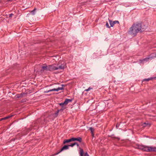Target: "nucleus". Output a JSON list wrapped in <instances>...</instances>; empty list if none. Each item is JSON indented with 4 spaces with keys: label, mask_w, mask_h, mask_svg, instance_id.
I'll use <instances>...</instances> for the list:
<instances>
[{
    "label": "nucleus",
    "mask_w": 156,
    "mask_h": 156,
    "mask_svg": "<svg viewBox=\"0 0 156 156\" xmlns=\"http://www.w3.org/2000/svg\"><path fill=\"white\" fill-rule=\"evenodd\" d=\"M138 148L144 151L148 152H156V147H149L146 146L140 145L138 146Z\"/></svg>",
    "instance_id": "nucleus-2"
},
{
    "label": "nucleus",
    "mask_w": 156,
    "mask_h": 156,
    "mask_svg": "<svg viewBox=\"0 0 156 156\" xmlns=\"http://www.w3.org/2000/svg\"><path fill=\"white\" fill-rule=\"evenodd\" d=\"M52 85V84H50V85H49V86H51V85Z\"/></svg>",
    "instance_id": "nucleus-32"
},
{
    "label": "nucleus",
    "mask_w": 156,
    "mask_h": 156,
    "mask_svg": "<svg viewBox=\"0 0 156 156\" xmlns=\"http://www.w3.org/2000/svg\"><path fill=\"white\" fill-rule=\"evenodd\" d=\"M76 144H77V143L76 142H74V143H73L71 144L70 145H69V147L70 146L71 147H73L74 145H76Z\"/></svg>",
    "instance_id": "nucleus-19"
},
{
    "label": "nucleus",
    "mask_w": 156,
    "mask_h": 156,
    "mask_svg": "<svg viewBox=\"0 0 156 156\" xmlns=\"http://www.w3.org/2000/svg\"><path fill=\"white\" fill-rule=\"evenodd\" d=\"M142 31L141 23L137 22L133 23L129 28L128 33L131 35L135 36L137 33Z\"/></svg>",
    "instance_id": "nucleus-1"
},
{
    "label": "nucleus",
    "mask_w": 156,
    "mask_h": 156,
    "mask_svg": "<svg viewBox=\"0 0 156 156\" xmlns=\"http://www.w3.org/2000/svg\"><path fill=\"white\" fill-rule=\"evenodd\" d=\"M44 120L45 122H47V121H48V120L47 119V118H45V119H44Z\"/></svg>",
    "instance_id": "nucleus-25"
},
{
    "label": "nucleus",
    "mask_w": 156,
    "mask_h": 156,
    "mask_svg": "<svg viewBox=\"0 0 156 156\" xmlns=\"http://www.w3.org/2000/svg\"><path fill=\"white\" fill-rule=\"evenodd\" d=\"M106 26L108 28H110V27L109 26V24L107 22H106Z\"/></svg>",
    "instance_id": "nucleus-22"
},
{
    "label": "nucleus",
    "mask_w": 156,
    "mask_h": 156,
    "mask_svg": "<svg viewBox=\"0 0 156 156\" xmlns=\"http://www.w3.org/2000/svg\"><path fill=\"white\" fill-rule=\"evenodd\" d=\"M76 145L77 147L79 146V144H78L77 143V144H76Z\"/></svg>",
    "instance_id": "nucleus-29"
},
{
    "label": "nucleus",
    "mask_w": 156,
    "mask_h": 156,
    "mask_svg": "<svg viewBox=\"0 0 156 156\" xmlns=\"http://www.w3.org/2000/svg\"><path fill=\"white\" fill-rule=\"evenodd\" d=\"M54 57V56H49V57H50V58H49V60H51L52 59V58L53 57Z\"/></svg>",
    "instance_id": "nucleus-27"
},
{
    "label": "nucleus",
    "mask_w": 156,
    "mask_h": 156,
    "mask_svg": "<svg viewBox=\"0 0 156 156\" xmlns=\"http://www.w3.org/2000/svg\"><path fill=\"white\" fill-rule=\"evenodd\" d=\"M66 67V63L63 62H60L59 61L57 65V70L58 69H63Z\"/></svg>",
    "instance_id": "nucleus-3"
},
{
    "label": "nucleus",
    "mask_w": 156,
    "mask_h": 156,
    "mask_svg": "<svg viewBox=\"0 0 156 156\" xmlns=\"http://www.w3.org/2000/svg\"><path fill=\"white\" fill-rule=\"evenodd\" d=\"M89 129L91 131V133H92V134L93 135V136L94 135V134H93V132L94 131V129L92 127H90V129Z\"/></svg>",
    "instance_id": "nucleus-20"
},
{
    "label": "nucleus",
    "mask_w": 156,
    "mask_h": 156,
    "mask_svg": "<svg viewBox=\"0 0 156 156\" xmlns=\"http://www.w3.org/2000/svg\"><path fill=\"white\" fill-rule=\"evenodd\" d=\"M80 156H83V151L82 149L80 148Z\"/></svg>",
    "instance_id": "nucleus-16"
},
{
    "label": "nucleus",
    "mask_w": 156,
    "mask_h": 156,
    "mask_svg": "<svg viewBox=\"0 0 156 156\" xmlns=\"http://www.w3.org/2000/svg\"><path fill=\"white\" fill-rule=\"evenodd\" d=\"M59 105L61 106H63L64 105H65V104H64V102L63 103H62L59 104Z\"/></svg>",
    "instance_id": "nucleus-24"
},
{
    "label": "nucleus",
    "mask_w": 156,
    "mask_h": 156,
    "mask_svg": "<svg viewBox=\"0 0 156 156\" xmlns=\"http://www.w3.org/2000/svg\"><path fill=\"white\" fill-rule=\"evenodd\" d=\"M71 141H72V138L69 139H65L64 140L63 142V144H65L66 143H69Z\"/></svg>",
    "instance_id": "nucleus-12"
},
{
    "label": "nucleus",
    "mask_w": 156,
    "mask_h": 156,
    "mask_svg": "<svg viewBox=\"0 0 156 156\" xmlns=\"http://www.w3.org/2000/svg\"><path fill=\"white\" fill-rule=\"evenodd\" d=\"M48 70V66H43L42 67L41 69L40 70V72L41 73L44 72Z\"/></svg>",
    "instance_id": "nucleus-7"
},
{
    "label": "nucleus",
    "mask_w": 156,
    "mask_h": 156,
    "mask_svg": "<svg viewBox=\"0 0 156 156\" xmlns=\"http://www.w3.org/2000/svg\"><path fill=\"white\" fill-rule=\"evenodd\" d=\"M151 54L150 56H149V57H146L144 58V59H142V60H140V61L141 62H142V61H147V60L150 59V58H151V59H152L153 58V57H152V56H151L152 55V54Z\"/></svg>",
    "instance_id": "nucleus-10"
},
{
    "label": "nucleus",
    "mask_w": 156,
    "mask_h": 156,
    "mask_svg": "<svg viewBox=\"0 0 156 156\" xmlns=\"http://www.w3.org/2000/svg\"><path fill=\"white\" fill-rule=\"evenodd\" d=\"M55 65L54 64L51 65H49V71H53L57 70V66H55Z\"/></svg>",
    "instance_id": "nucleus-6"
},
{
    "label": "nucleus",
    "mask_w": 156,
    "mask_h": 156,
    "mask_svg": "<svg viewBox=\"0 0 156 156\" xmlns=\"http://www.w3.org/2000/svg\"><path fill=\"white\" fill-rule=\"evenodd\" d=\"M2 120H1V119H0V121H2Z\"/></svg>",
    "instance_id": "nucleus-31"
},
{
    "label": "nucleus",
    "mask_w": 156,
    "mask_h": 156,
    "mask_svg": "<svg viewBox=\"0 0 156 156\" xmlns=\"http://www.w3.org/2000/svg\"><path fill=\"white\" fill-rule=\"evenodd\" d=\"M49 92V90H46V91H44V93H47Z\"/></svg>",
    "instance_id": "nucleus-28"
},
{
    "label": "nucleus",
    "mask_w": 156,
    "mask_h": 156,
    "mask_svg": "<svg viewBox=\"0 0 156 156\" xmlns=\"http://www.w3.org/2000/svg\"><path fill=\"white\" fill-rule=\"evenodd\" d=\"M25 94L24 93H21L19 94H17L16 95V98H21L23 97V95H24Z\"/></svg>",
    "instance_id": "nucleus-14"
},
{
    "label": "nucleus",
    "mask_w": 156,
    "mask_h": 156,
    "mask_svg": "<svg viewBox=\"0 0 156 156\" xmlns=\"http://www.w3.org/2000/svg\"><path fill=\"white\" fill-rule=\"evenodd\" d=\"M69 145H65L63 147H62V148L59 151V152L58 153L61 152L62 151L64 150H67L69 149Z\"/></svg>",
    "instance_id": "nucleus-11"
},
{
    "label": "nucleus",
    "mask_w": 156,
    "mask_h": 156,
    "mask_svg": "<svg viewBox=\"0 0 156 156\" xmlns=\"http://www.w3.org/2000/svg\"><path fill=\"white\" fill-rule=\"evenodd\" d=\"M110 24L111 27H113L114 24L116 23H119V22L118 21L115 20L113 21H112L111 20H109Z\"/></svg>",
    "instance_id": "nucleus-8"
},
{
    "label": "nucleus",
    "mask_w": 156,
    "mask_h": 156,
    "mask_svg": "<svg viewBox=\"0 0 156 156\" xmlns=\"http://www.w3.org/2000/svg\"><path fill=\"white\" fill-rule=\"evenodd\" d=\"M152 57H153V58H154V57H156V53H155V55L154 56H152Z\"/></svg>",
    "instance_id": "nucleus-30"
},
{
    "label": "nucleus",
    "mask_w": 156,
    "mask_h": 156,
    "mask_svg": "<svg viewBox=\"0 0 156 156\" xmlns=\"http://www.w3.org/2000/svg\"><path fill=\"white\" fill-rule=\"evenodd\" d=\"M72 141L77 140L80 143H81L82 142V138L80 137H78L77 138L72 137Z\"/></svg>",
    "instance_id": "nucleus-9"
},
{
    "label": "nucleus",
    "mask_w": 156,
    "mask_h": 156,
    "mask_svg": "<svg viewBox=\"0 0 156 156\" xmlns=\"http://www.w3.org/2000/svg\"><path fill=\"white\" fill-rule=\"evenodd\" d=\"M152 79V78H150L147 79H145L143 80L142 81L143 82L144 81H149Z\"/></svg>",
    "instance_id": "nucleus-17"
},
{
    "label": "nucleus",
    "mask_w": 156,
    "mask_h": 156,
    "mask_svg": "<svg viewBox=\"0 0 156 156\" xmlns=\"http://www.w3.org/2000/svg\"><path fill=\"white\" fill-rule=\"evenodd\" d=\"M61 87H58L57 88H53V89H50L49 90V92L51 91H58L59 90H63L64 89V88L63 87V86L64 85L63 84L61 85Z\"/></svg>",
    "instance_id": "nucleus-5"
},
{
    "label": "nucleus",
    "mask_w": 156,
    "mask_h": 156,
    "mask_svg": "<svg viewBox=\"0 0 156 156\" xmlns=\"http://www.w3.org/2000/svg\"><path fill=\"white\" fill-rule=\"evenodd\" d=\"M92 89V88H90V87H89L88 89L86 90L85 91H89L90 90Z\"/></svg>",
    "instance_id": "nucleus-23"
},
{
    "label": "nucleus",
    "mask_w": 156,
    "mask_h": 156,
    "mask_svg": "<svg viewBox=\"0 0 156 156\" xmlns=\"http://www.w3.org/2000/svg\"><path fill=\"white\" fill-rule=\"evenodd\" d=\"M30 129H26L23 131L22 133H19L16 135V138H20V136H23V135H25L27 134V133L31 131Z\"/></svg>",
    "instance_id": "nucleus-4"
},
{
    "label": "nucleus",
    "mask_w": 156,
    "mask_h": 156,
    "mask_svg": "<svg viewBox=\"0 0 156 156\" xmlns=\"http://www.w3.org/2000/svg\"><path fill=\"white\" fill-rule=\"evenodd\" d=\"M72 101V99H66L64 101V104H65V105H66L68 103L71 102Z\"/></svg>",
    "instance_id": "nucleus-13"
},
{
    "label": "nucleus",
    "mask_w": 156,
    "mask_h": 156,
    "mask_svg": "<svg viewBox=\"0 0 156 156\" xmlns=\"http://www.w3.org/2000/svg\"><path fill=\"white\" fill-rule=\"evenodd\" d=\"M14 15L13 14L11 13L9 15V17L11 19L12 17V16Z\"/></svg>",
    "instance_id": "nucleus-21"
},
{
    "label": "nucleus",
    "mask_w": 156,
    "mask_h": 156,
    "mask_svg": "<svg viewBox=\"0 0 156 156\" xmlns=\"http://www.w3.org/2000/svg\"><path fill=\"white\" fill-rule=\"evenodd\" d=\"M36 10V9L35 8L31 12V13L32 15H34L35 14V11Z\"/></svg>",
    "instance_id": "nucleus-18"
},
{
    "label": "nucleus",
    "mask_w": 156,
    "mask_h": 156,
    "mask_svg": "<svg viewBox=\"0 0 156 156\" xmlns=\"http://www.w3.org/2000/svg\"><path fill=\"white\" fill-rule=\"evenodd\" d=\"M84 156H89V155L87 152L85 154Z\"/></svg>",
    "instance_id": "nucleus-26"
},
{
    "label": "nucleus",
    "mask_w": 156,
    "mask_h": 156,
    "mask_svg": "<svg viewBox=\"0 0 156 156\" xmlns=\"http://www.w3.org/2000/svg\"><path fill=\"white\" fill-rule=\"evenodd\" d=\"M12 116H13L12 115H9L8 116L5 117L4 118H1V120H6V119H9L11 117H12Z\"/></svg>",
    "instance_id": "nucleus-15"
}]
</instances>
